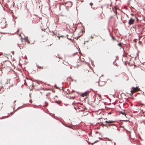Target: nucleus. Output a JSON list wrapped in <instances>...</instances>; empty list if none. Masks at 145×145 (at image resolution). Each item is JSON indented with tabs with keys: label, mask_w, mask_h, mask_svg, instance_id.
Segmentation results:
<instances>
[{
	"label": "nucleus",
	"mask_w": 145,
	"mask_h": 145,
	"mask_svg": "<svg viewBox=\"0 0 145 145\" xmlns=\"http://www.w3.org/2000/svg\"><path fill=\"white\" fill-rule=\"evenodd\" d=\"M117 9V8H115V11H114V13H116V14H117V11L116 10Z\"/></svg>",
	"instance_id": "11"
},
{
	"label": "nucleus",
	"mask_w": 145,
	"mask_h": 145,
	"mask_svg": "<svg viewBox=\"0 0 145 145\" xmlns=\"http://www.w3.org/2000/svg\"><path fill=\"white\" fill-rule=\"evenodd\" d=\"M7 25V21L5 18H0V27L2 29L5 28Z\"/></svg>",
	"instance_id": "2"
},
{
	"label": "nucleus",
	"mask_w": 145,
	"mask_h": 145,
	"mask_svg": "<svg viewBox=\"0 0 145 145\" xmlns=\"http://www.w3.org/2000/svg\"><path fill=\"white\" fill-rule=\"evenodd\" d=\"M140 90V89L138 87H137L135 88H133L131 91V93L130 95L131 96L133 95L134 93Z\"/></svg>",
	"instance_id": "4"
},
{
	"label": "nucleus",
	"mask_w": 145,
	"mask_h": 145,
	"mask_svg": "<svg viewBox=\"0 0 145 145\" xmlns=\"http://www.w3.org/2000/svg\"><path fill=\"white\" fill-rule=\"evenodd\" d=\"M45 103H46V105L45 106H44L45 107L47 106L48 105V103H47L46 102H45Z\"/></svg>",
	"instance_id": "13"
},
{
	"label": "nucleus",
	"mask_w": 145,
	"mask_h": 145,
	"mask_svg": "<svg viewBox=\"0 0 145 145\" xmlns=\"http://www.w3.org/2000/svg\"><path fill=\"white\" fill-rule=\"evenodd\" d=\"M16 101V99H14V100L13 101V103H15Z\"/></svg>",
	"instance_id": "18"
},
{
	"label": "nucleus",
	"mask_w": 145,
	"mask_h": 145,
	"mask_svg": "<svg viewBox=\"0 0 145 145\" xmlns=\"http://www.w3.org/2000/svg\"><path fill=\"white\" fill-rule=\"evenodd\" d=\"M115 122V121H113L109 120L108 121H105V124H104L103 123V125L106 127L110 126V125H115L114 124H111V123H113Z\"/></svg>",
	"instance_id": "3"
},
{
	"label": "nucleus",
	"mask_w": 145,
	"mask_h": 145,
	"mask_svg": "<svg viewBox=\"0 0 145 145\" xmlns=\"http://www.w3.org/2000/svg\"><path fill=\"white\" fill-rule=\"evenodd\" d=\"M2 37V35L0 33V38H1V37Z\"/></svg>",
	"instance_id": "19"
},
{
	"label": "nucleus",
	"mask_w": 145,
	"mask_h": 145,
	"mask_svg": "<svg viewBox=\"0 0 145 145\" xmlns=\"http://www.w3.org/2000/svg\"><path fill=\"white\" fill-rule=\"evenodd\" d=\"M113 18V16H110L109 18V20H111Z\"/></svg>",
	"instance_id": "12"
},
{
	"label": "nucleus",
	"mask_w": 145,
	"mask_h": 145,
	"mask_svg": "<svg viewBox=\"0 0 145 145\" xmlns=\"http://www.w3.org/2000/svg\"><path fill=\"white\" fill-rule=\"evenodd\" d=\"M65 5L66 7H71L72 6L71 3L69 1L66 2Z\"/></svg>",
	"instance_id": "6"
},
{
	"label": "nucleus",
	"mask_w": 145,
	"mask_h": 145,
	"mask_svg": "<svg viewBox=\"0 0 145 145\" xmlns=\"http://www.w3.org/2000/svg\"><path fill=\"white\" fill-rule=\"evenodd\" d=\"M71 94V93H68V94Z\"/></svg>",
	"instance_id": "21"
},
{
	"label": "nucleus",
	"mask_w": 145,
	"mask_h": 145,
	"mask_svg": "<svg viewBox=\"0 0 145 145\" xmlns=\"http://www.w3.org/2000/svg\"><path fill=\"white\" fill-rule=\"evenodd\" d=\"M135 20L131 18L129 20L128 22V24L130 25L133 24L135 21Z\"/></svg>",
	"instance_id": "5"
},
{
	"label": "nucleus",
	"mask_w": 145,
	"mask_h": 145,
	"mask_svg": "<svg viewBox=\"0 0 145 145\" xmlns=\"http://www.w3.org/2000/svg\"><path fill=\"white\" fill-rule=\"evenodd\" d=\"M136 40H137V39H134L133 41L134 42H137V41Z\"/></svg>",
	"instance_id": "15"
},
{
	"label": "nucleus",
	"mask_w": 145,
	"mask_h": 145,
	"mask_svg": "<svg viewBox=\"0 0 145 145\" xmlns=\"http://www.w3.org/2000/svg\"><path fill=\"white\" fill-rule=\"evenodd\" d=\"M121 113H122L123 115H124L125 116H126V114H125L124 112H121Z\"/></svg>",
	"instance_id": "16"
},
{
	"label": "nucleus",
	"mask_w": 145,
	"mask_h": 145,
	"mask_svg": "<svg viewBox=\"0 0 145 145\" xmlns=\"http://www.w3.org/2000/svg\"><path fill=\"white\" fill-rule=\"evenodd\" d=\"M144 124L145 125V121L144 122Z\"/></svg>",
	"instance_id": "22"
},
{
	"label": "nucleus",
	"mask_w": 145,
	"mask_h": 145,
	"mask_svg": "<svg viewBox=\"0 0 145 145\" xmlns=\"http://www.w3.org/2000/svg\"><path fill=\"white\" fill-rule=\"evenodd\" d=\"M90 5L91 6H92L93 5V4L92 3H90Z\"/></svg>",
	"instance_id": "20"
},
{
	"label": "nucleus",
	"mask_w": 145,
	"mask_h": 145,
	"mask_svg": "<svg viewBox=\"0 0 145 145\" xmlns=\"http://www.w3.org/2000/svg\"><path fill=\"white\" fill-rule=\"evenodd\" d=\"M2 107V104L0 103V108Z\"/></svg>",
	"instance_id": "17"
},
{
	"label": "nucleus",
	"mask_w": 145,
	"mask_h": 145,
	"mask_svg": "<svg viewBox=\"0 0 145 145\" xmlns=\"http://www.w3.org/2000/svg\"><path fill=\"white\" fill-rule=\"evenodd\" d=\"M118 45L121 47H122V44L121 43H119L118 44Z\"/></svg>",
	"instance_id": "10"
},
{
	"label": "nucleus",
	"mask_w": 145,
	"mask_h": 145,
	"mask_svg": "<svg viewBox=\"0 0 145 145\" xmlns=\"http://www.w3.org/2000/svg\"><path fill=\"white\" fill-rule=\"evenodd\" d=\"M24 41L25 42H27L28 43H30V42L28 40V38L27 37H26L24 39H22V41Z\"/></svg>",
	"instance_id": "7"
},
{
	"label": "nucleus",
	"mask_w": 145,
	"mask_h": 145,
	"mask_svg": "<svg viewBox=\"0 0 145 145\" xmlns=\"http://www.w3.org/2000/svg\"><path fill=\"white\" fill-rule=\"evenodd\" d=\"M88 69H89V68L88 67L85 68L84 69L83 73L84 75L86 76L88 78H92L94 75V73L92 71H89Z\"/></svg>",
	"instance_id": "1"
},
{
	"label": "nucleus",
	"mask_w": 145,
	"mask_h": 145,
	"mask_svg": "<svg viewBox=\"0 0 145 145\" xmlns=\"http://www.w3.org/2000/svg\"><path fill=\"white\" fill-rule=\"evenodd\" d=\"M56 102L59 104H60V102L58 101H56Z\"/></svg>",
	"instance_id": "14"
},
{
	"label": "nucleus",
	"mask_w": 145,
	"mask_h": 145,
	"mask_svg": "<svg viewBox=\"0 0 145 145\" xmlns=\"http://www.w3.org/2000/svg\"><path fill=\"white\" fill-rule=\"evenodd\" d=\"M89 93L88 91H86L83 93H82L81 94V96L84 97L85 96H87L88 94Z\"/></svg>",
	"instance_id": "8"
},
{
	"label": "nucleus",
	"mask_w": 145,
	"mask_h": 145,
	"mask_svg": "<svg viewBox=\"0 0 145 145\" xmlns=\"http://www.w3.org/2000/svg\"><path fill=\"white\" fill-rule=\"evenodd\" d=\"M37 67L38 68L40 69H43L44 68V67L43 66H37Z\"/></svg>",
	"instance_id": "9"
}]
</instances>
